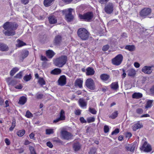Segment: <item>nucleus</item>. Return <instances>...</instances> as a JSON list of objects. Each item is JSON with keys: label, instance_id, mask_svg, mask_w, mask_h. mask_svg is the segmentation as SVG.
Instances as JSON below:
<instances>
[{"label": "nucleus", "instance_id": "13", "mask_svg": "<svg viewBox=\"0 0 154 154\" xmlns=\"http://www.w3.org/2000/svg\"><path fill=\"white\" fill-rule=\"evenodd\" d=\"M154 69V66H145L143 67L141 70L145 74H150L152 72V68Z\"/></svg>", "mask_w": 154, "mask_h": 154}, {"label": "nucleus", "instance_id": "47", "mask_svg": "<svg viewBox=\"0 0 154 154\" xmlns=\"http://www.w3.org/2000/svg\"><path fill=\"white\" fill-rule=\"evenodd\" d=\"M117 22V20L116 19L113 20L109 21L108 23V24L110 25L111 26L113 24H115Z\"/></svg>", "mask_w": 154, "mask_h": 154}, {"label": "nucleus", "instance_id": "60", "mask_svg": "<svg viewBox=\"0 0 154 154\" xmlns=\"http://www.w3.org/2000/svg\"><path fill=\"white\" fill-rule=\"evenodd\" d=\"M150 92L151 94H154V85L150 89Z\"/></svg>", "mask_w": 154, "mask_h": 154}, {"label": "nucleus", "instance_id": "32", "mask_svg": "<svg viewBox=\"0 0 154 154\" xmlns=\"http://www.w3.org/2000/svg\"><path fill=\"white\" fill-rule=\"evenodd\" d=\"M17 43L16 45V46L17 47H20L26 45L25 43L23 42V41L20 40V39H17Z\"/></svg>", "mask_w": 154, "mask_h": 154}, {"label": "nucleus", "instance_id": "2", "mask_svg": "<svg viewBox=\"0 0 154 154\" xmlns=\"http://www.w3.org/2000/svg\"><path fill=\"white\" fill-rule=\"evenodd\" d=\"M67 61V57L66 55H62L55 59L54 60V65L59 67H62Z\"/></svg>", "mask_w": 154, "mask_h": 154}, {"label": "nucleus", "instance_id": "36", "mask_svg": "<svg viewBox=\"0 0 154 154\" xmlns=\"http://www.w3.org/2000/svg\"><path fill=\"white\" fill-rule=\"evenodd\" d=\"M38 82L39 84L42 86L45 84V82L43 78L40 77L39 78Z\"/></svg>", "mask_w": 154, "mask_h": 154}, {"label": "nucleus", "instance_id": "38", "mask_svg": "<svg viewBox=\"0 0 154 154\" xmlns=\"http://www.w3.org/2000/svg\"><path fill=\"white\" fill-rule=\"evenodd\" d=\"M118 111L115 110L111 115L109 116V118L112 119H115L118 116Z\"/></svg>", "mask_w": 154, "mask_h": 154}, {"label": "nucleus", "instance_id": "39", "mask_svg": "<svg viewBox=\"0 0 154 154\" xmlns=\"http://www.w3.org/2000/svg\"><path fill=\"white\" fill-rule=\"evenodd\" d=\"M25 131L24 130H19L17 132V134L19 137L23 136L25 134Z\"/></svg>", "mask_w": 154, "mask_h": 154}, {"label": "nucleus", "instance_id": "4", "mask_svg": "<svg viewBox=\"0 0 154 154\" xmlns=\"http://www.w3.org/2000/svg\"><path fill=\"white\" fill-rule=\"evenodd\" d=\"M78 36L82 40H86L89 36V33L88 31L84 28L79 29L77 32Z\"/></svg>", "mask_w": 154, "mask_h": 154}, {"label": "nucleus", "instance_id": "1", "mask_svg": "<svg viewBox=\"0 0 154 154\" xmlns=\"http://www.w3.org/2000/svg\"><path fill=\"white\" fill-rule=\"evenodd\" d=\"M18 26V24L15 23L7 22L3 26L4 29L6 30L5 32L3 31V33L6 35L13 36L15 34L14 30L17 29Z\"/></svg>", "mask_w": 154, "mask_h": 154}, {"label": "nucleus", "instance_id": "17", "mask_svg": "<svg viewBox=\"0 0 154 154\" xmlns=\"http://www.w3.org/2000/svg\"><path fill=\"white\" fill-rule=\"evenodd\" d=\"M128 76L131 77H134L136 74V71L133 69H130L127 71Z\"/></svg>", "mask_w": 154, "mask_h": 154}, {"label": "nucleus", "instance_id": "15", "mask_svg": "<svg viewBox=\"0 0 154 154\" xmlns=\"http://www.w3.org/2000/svg\"><path fill=\"white\" fill-rule=\"evenodd\" d=\"M48 20L50 24H55L57 22V20L56 17L54 15L49 16L48 17Z\"/></svg>", "mask_w": 154, "mask_h": 154}, {"label": "nucleus", "instance_id": "18", "mask_svg": "<svg viewBox=\"0 0 154 154\" xmlns=\"http://www.w3.org/2000/svg\"><path fill=\"white\" fill-rule=\"evenodd\" d=\"M9 50V48L6 44L0 43V51H6Z\"/></svg>", "mask_w": 154, "mask_h": 154}, {"label": "nucleus", "instance_id": "27", "mask_svg": "<svg viewBox=\"0 0 154 154\" xmlns=\"http://www.w3.org/2000/svg\"><path fill=\"white\" fill-rule=\"evenodd\" d=\"M143 126V125L142 124L138 122L133 125V129L134 131H136L137 129L142 127Z\"/></svg>", "mask_w": 154, "mask_h": 154}, {"label": "nucleus", "instance_id": "7", "mask_svg": "<svg viewBox=\"0 0 154 154\" xmlns=\"http://www.w3.org/2000/svg\"><path fill=\"white\" fill-rule=\"evenodd\" d=\"M114 5L112 2H109L105 5L104 10L107 14L112 13L114 10Z\"/></svg>", "mask_w": 154, "mask_h": 154}, {"label": "nucleus", "instance_id": "24", "mask_svg": "<svg viewBox=\"0 0 154 154\" xmlns=\"http://www.w3.org/2000/svg\"><path fill=\"white\" fill-rule=\"evenodd\" d=\"M29 51L27 50H23L21 53V57L23 59L26 58L29 55Z\"/></svg>", "mask_w": 154, "mask_h": 154}, {"label": "nucleus", "instance_id": "57", "mask_svg": "<svg viewBox=\"0 0 154 154\" xmlns=\"http://www.w3.org/2000/svg\"><path fill=\"white\" fill-rule=\"evenodd\" d=\"M29 149L31 154L35 152V149L33 146H30Z\"/></svg>", "mask_w": 154, "mask_h": 154}, {"label": "nucleus", "instance_id": "44", "mask_svg": "<svg viewBox=\"0 0 154 154\" xmlns=\"http://www.w3.org/2000/svg\"><path fill=\"white\" fill-rule=\"evenodd\" d=\"M46 134H50L54 133V130L52 129H46Z\"/></svg>", "mask_w": 154, "mask_h": 154}, {"label": "nucleus", "instance_id": "12", "mask_svg": "<svg viewBox=\"0 0 154 154\" xmlns=\"http://www.w3.org/2000/svg\"><path fill=\"white\" fill-rule=\"evenodd\" d=\"M60 117L54 119L53 121L54 123H57L60 121H63L65 119L66 117L64 111L62 109L60 113Z\"/></svg>", "mask_w": 154, "mask_h": 154}, {"label": "nucleus", "instance_id": "21", "mask_svg": "<svg viewBox=\"0 0 154 154\" xmlns=\"http://www.w3.org/2000/svg\"><path fill=\"white\" fill-rule=\"evenodd\" d=\"M46 56L49 58H51L55 55V53L52 50H48L46 51Z\"/></svg>", "mask_w": 154, "mask_h": 154}, {"label": "nucleus", "instance_id": "5", "mask_svg": "<svg viewBox=\"0 0 154 154\" xmlns=\"http://www.w3.org/2000/svg\"><path fill=\"white\" fill-rule=\"evenodd\" d=\"M72 9L70 8L68 9V10H63L60 11L63 15L66 14V20L68 22L72 21L74 18V17L72 15Z\"/></svg>", "mask_w": 154, "mask_h": 154}, {"label": "nucleus", "instance_id": "59", "mask_svg": "<svg viewBox=\"0 0 154 154\" xmlns=\"http://www.w3.org/2000/svg\"><path fill=\"white\" fill-rule=\"evenodd\" d=\"M80 122L82 123H86L87 122L85 120V119L83 117H81L79 119Z\"/></svg>", "mask_w": 154, "mask_h": 154}, {"label": "nucleus", "instance_id": "40", "mask_svg": "<svg viewBox=\"0 0 154 154\" xmlns=\"http://www.w3.org/2000/svg\"><path fill=\"white\" fill-rule=\"evenodd\" d=\"M32 78V76L30 74L29 75H26L25 76L23 77L24 80L26 82H27L29 81Z\"/></svg>", "mask_w": 154, "mask_h": 154}, {"label": "nucleus", "instance_id": "29", "mask_svg": "<svg viewBox=\"0 0 154 154\" xmlns=\"http://www.w3.org/2000/svg\"><path fill=\"white\" fill-rule=\"evenodd\" d=\"M61 72V70L59 68H55L52 70L51 73L52 74L57 75L60 74Z\"/></svg>", "mask_w": 154, "mask_h": 154}, {"label": "nucleus", "instance_id": "58", "mask_svg": "<svg viewBox=\"0 0 154 154\" xmlns=\"http://www.w3.org/2000/svg\"><path fill=\"white\" fill-rule=\"evenodd\" d=\"M41 60L42 61H47L48 60V59L45 56L42 55H41Z\"/></svg>", "mask_w": 154, "mask_h": 154}, {"label": "nucleus", "instance_id": "52", "mask_svg": "<svg viewBox=\"0 0 154 154\" xmlns=\"http://www.w3.org/2000/svg\"><path fill=\"white\" fill-rule=\"evenodd\" d=\"M109 128L108 126L105 125L104 127V131L105 133H107L109 132Z\"/></svg>", "mask_w": 154, "mask_h": 154}, {"label": "nucleus", "instance_id": "46", "mask_svg": "<svg viewBox=\"0 0 154 154\" xmlns=\"http://www.w3.org/2000/svg\"><path fill=\"white\" fill-rule=\"evenodd\" d=\"M89 112L93 114H95L97 113V111L94 108L89 107Z\"/></svg>", "mask_w": 154, "mask_h": 154}, {"label": "nucleus", "instance_id": "31", "mask_svg": "<svg viewBox=\"0 0 154 154\" xmlns=\"http://www.w3.org/2000/svg\"><path fill=\"white\" fill-rule=\"evenodd\" d=\"M61 40V37L60 35H57L56 36L54 39V43L56 45L59 44Z\"/></svg>", "mask_w": 154, "mask_h": 154}, {"label": "nucleus", "instance_id": "10", "mask_svg": "<svg viewBox=\"0 0 154 154\" xmlns=\"http://www.w3.org/2000/svg\"><path fill=\"white\" fill-rule=\"evenodd\" d=\"M152 12V9L149 8H145L142 9L140 12V15L142 17H145L149 15Z\"/></svg>", "mask_w": 154, "mask_h": 154}, {"label": "nucleus", "instance_id": "62", "mask_svg": "<svg viewBox=\"0 0 154 154\" xmlns=\"http://www.w3.org/2000/svg\"><path fill=\"white\" fill-rule=\"evenodd\" d=\"M5 141L6 144L7 145H9L10 144V142L8 139L7 138H6L5 139Z\"/></svg>", "mask_w": 154, "mask_h": 154}, {"label": "nucleus", "instance_id": "48", "mask_svg": "<svg viewBox=\"0 0 154 154\" xmlns=\"http://www.w3.org/2000/svg\"><path fill=\"white\" fill-rule=\"evenodd\" d=\"M96 152V149L95 148H92L90 149L89 154H95Z\"/></svg>", "mask_w": 154, "mask_h": 154}, {"label": "nucleus", "instance_id": "41", "mask_svg": "<svg viewBox=\"0 0 154 154\" xmlns=\"http://www.w3.org/2000/svg\"><path fill=\"white\" fill-rule=\"evenodd\" d=\"M16 122L15 120H13L12 121V125L11 127L9 128V130L10 131H12L14 129V128L16 125Z\"/></svg>", "mask_w": 154, "mask_h": 154}, {"label": "nucleus", "instance_id": "35", "mask_svg": "<svg viewBox=\"0 0 154 154\" xmlns=\"http://www.w3.org/2000/svg\"><path fill=\"white\" fill-rule=\"evenodd\" d=\"M19 69L17 67L14 68L10 71V74L11 76H13L18 70Z\"/></svg>", "mask_w": 154, "mask_h": 154}, {"label": "nucleus", "instance_id": "34", "mask_svg": "<svg viewBox=\"0 0 154 154\" xmlns=\"http://www.w3.org/2000/svg\"><path fill=\"white\" fill-rule=\"evenodd\" d=\"M153 102V100H149L146 102L145 108H150L152 106V103Z\"/></svg>", "mask_w": 154, "mask_h": 154}, {"label": "nucleus", "instance_id": "64", "mask_svg": "<svg viewBox=\"0 0 154 154\" xmlns=\"http://www.w3.org/2000/svg\"><path fill=\"white\" fill-rule=\"evenodd\" d=\"M34 135V134L33 133H32L29 135V137L30 139L35 140Z\"/></svg>", "mask_w": 154, "mask_h": 154}, {"label": "nucleus", "instance_id": "3", "mask_svg": "<svg viewBox=\"0 0 154 154\" xmlns=\"http://www.w3.org/2000/svg\"><path fill=\"white\" fill-rule=\"evenodd\" d=\"M93 16V14L91 11H88L83 14H79V18L80 20L88 22L92 20Z\"/></svg>", "mask_w": 154, "mask_h": 154}, {"label": "nucleus", "instance_id": "45", "mask_svg": "<svg viewBox=\"0 0 154 154\" xmlns=\"http://www.w3.org/2000/svg\"><path fill=\"white\" fill-rule=\"evenodd\" d=\"M36 98L38 99H42L44 96L43 94L37 93L35 95Z\"/></svg>", "mask_w": 154, "mask_h": 154}, {"label": "nucleus", "instance_id": "42", "mask_svg": "<svg viewBox=\"0 0 154 154\" xmlns=\"http://www.w3.org/2000/svg\"><path fill=\"white\" fill-rule=\"evenodd\" d=\"M53 141L59 145L62 144L63 142L58 138H55L53 140Z\"/></svg>", "mask_w": 154, "mask_h": 154}, {"label": "nucleus", "instance_id": "23", "mask_svg": "<svg viewBox=\"0 0 154 154\" xmlns=\"http://www.w3.org/2000/svg\"><path fill=\"white\" fill-rule=\"evenodd\" d=\"M125 148L126 149V151H130L133 152L134 151L135 146L134 145H129L128 146H126Z\"/></svg>", "mask_w": 154, "mask_h": 154}, {"label": "nucleus", "instance_id": "14", "mask_svg": "<svg viewBox=\"0 0 154 154\" xmlns=\"http://www.w3.org/2000/svg\"><path fill=\"white\" fill-rule=\"evenodd\" d=\"M58 82L59 85L61 86L65 85L66 83V77L64 75L61 76L58 80Z\"/></svg>", "mask_w": 154, "mask_h": 154}, {"label": "nucleus", "instance_id": "55", "mask_svg": "<svg viewBox=\"0 0 154 154\" xmlns=\"http://www.w3.org/2000/svg\"><path fill=\"white\" fill-rule=\"evenodd\" d=\"M109 0H98L99 3L101 4H104L109 1Z\"/></svg>", "mask_w": 154, "mask_h": 154}, {"label": "nucleus", "instance_id": "33", "mask_svg": "<svg viewBox=\"0 0 154 154\" xmlns=\"http://www.w3.org/2000/svg\"><path fill=\"white\" fill-rule=\"evenodd\" d=\"M111 88L114 90H116L119 88V85L118 82H114L112 83L110 85Z\"/></svg>", "mask_w": 154, "mask_h": 154}, {"label": "nucleus", "instance_id": "56", "mask_svg": "<svg viewBox=\"0 0 154 154\" xmlns=\"http://www.w3.org/2000/svg\"><path fill=\"white\" fill-rule=\"evenodd\" d=\"M29 149L31 154L35 152V149L33 146H30Z\"/></svg>", "mask_w": 154, "mask_h": 154}, {"label": "nucleus", "instance_id": "11", "mask_svg": "<svg viewBox=\"0 0 154 154\" xmlns=\"http://www.w3.org/2000/svg\"><path fill=\"white\" fill-rule=\"evenodd\" d=\"M140 149L146 152H149L152 150V148L150 144H148L147 142L145 141L141 147Z\"/></svg>", "mask_w": 154, "mask_h": 154}, {"label": "nucleus", "instance_id": "8", "mask_svg": "<svg viewBox=\"0 0 154 154\" xmlns=\"http://www.w3.org/2000/svg\"><path fill=\"white\" fill-rule=\"evenodd\" d=\"M85 85L87 87L91 90L95 89V85L94 80L91 78L88 79L85 82Z\"/></svg>", "mask_w": 154, "mask_h": 154}, {"label": "nucleus", "instance_id": "16", "mask_svg": "<svg viewBox=\"0 0 154 154\" xmlns=\"http://www.w3.org/2000/svg\"><path fill=\"white\" fill-rule=\"evenodd\" d=\"M72 147L75 151H77L80 149L81 145L79 142H76L73 143Z\"/></svg>", "mask_w": 154, "mask_h": 154}, {"label": "nucleus", "instance_id": "51", "mask_svg": "<svg viewBox=\"0 0 154 154\" xmlns=\"http://www.w3.org/2000/svg\"><path fill=\"white\" fill-rule=\"evenodd\" d=\"M109 46L108 45H106L104 46L102 48V50L103 51L105 52L107 51L109 49Z\"/></svg>", "mask_w": 154, "mask_h": 154}, {"label": "nucleus", "instance_id": "30", "mask_svg": "<svg viewBox=\"0 0 154 154\" xmlns=\"http://www.w3.org/2000/svg\"><path fill=\"white\" fill-rule=\"evenodd\" d=\"M142 97V94L140 93H134L132 96L133 98L139 99Z\"/></svg>", "mask_w": 154, "mask_h": 154}, {"label": "nucleus", "instance_id": "37", "mask_svg": "<svg viewBox=\"0 0 154 154\" xmlns=\"http://www.w3.org/2000/svg\"><path fill=\"white\" fill-rule=\"evenodd\" d=\"M135 48V46L134 45H127L125 47V49L130 51H133Z\"/></svg>", "mask_w": 154, "mask_h": 154}, {"label": "nucleus", "instance_id": "19", "mask_svg": "<svg viewBox=\"0 0 154 154\" xmlns=\"http://www.w3.org/2000/svg\"><path fill=\"white\" fill-rule=\"evenodd\" d=\"M86 74L87 75H92L95 73L94 69L90 67H88L86 69Z\"/></svg>", "mask_w": 154, "mask_h": 154}, {"label": "nucleus", "instance_id": "43", "mask_svg": "<svg viewBox=\"0 0 154 154\" xmlns=\"http://www.w3.org/2000/svg\"><path fill=\"white\" fill-rule=\"evenodd\" d=\"M25 116L28 118H31L33 117L32 114L29 110L26 111Z\"/></svg>", "mask_w": 154, "mask_h": 154}, {"label": "nucleus", "instance_id": "25", "mask_svg": "<svg viewBox=\"0 0 154 154\" xmlns=\"http://www.w3.org/2000/svg\"><path fill=\"white\" fill-rule=\"evenodd\" d=\"M83 80L80 79H77L75 81V86H77L80 88L82 87Z\"/></svg>", "mask_w": 154, "mask_h": 154}, {"label": "nucleus", "instance_id": "49", "mask_svg": "<svg viewBox=\"0 0 154 154\" xmlns=\"http://www.w3.org/2000/svg\"><path fill=\"white\" fill-rule=\"evenodd\" d=\"M87 122L90 123L94 122L95 121V118L94 117H90L87 119Z\"/></svg>", "mask_w": 154, "mask_h": 154}, {"label": "nucleus", "instance_id": "22", "mask_svg": "<svg viewBox=\"0 0 154 154\" xmlns=\"http://www.w3.org/2000/svg\"><path fill=\"white\" fill-rule=\"evenodd\" d=\"M27 100V98L24 96H22L20 98L18 103L20 105H23L26 102Z\"/></svg>", "mask_w": 154, "mask_h": 154}, {"label": "nucleus", "instance_id": "61", "mask_svg": "<svg viewBox=\"0 0 154 154\" xmlns=\"http://www.w3.org/2000/svg\"><path fill=\"white\" fill-rule=\"evenodd\" d=\"M47 146H48L50 148H52L53 147V145L52 144V143H51V142L49 141L47 143H46Z\"/></svg>", "mask_w": 154, "mask_h": 154}, {"label": "nucleus", "instance_id": "26", "mask_svg": "<svg viewBox=\"0 0 154 154\" xmlns=\"http://www.w3.org/2000/svg\"><path fill=\"white\" fill-rule=\"evenodd\" d=\"M109 77V75L106 74H103L100 75V78L103 81H107Z\"/></svg>", "mask_w": 154, "mask_h": 154}, {"label": "nucleus", "instance_id": "50", "mask_svg": "<svg viewBox=\"0 0 154 154\" xmlns=\"http://www.w3.org/2000/svg\"><path fill=\"white\" fill-rule=\"evenodd\" d=\"M22 76V72H20L19 73L16 75L14 77V78L20 79L21 78Z\"/></svg>", "mask_w": 154, "mask_h": 154}, {"label": "nucleus", "instance_id": "20", "mask_svg": "<svg viewBox=\"0 0 154 154\" xmlns=\"http://www.w3.org/2000/svg\"><path fill=\"white\" fill-rule=\"evenodd\" d=\"M79 105L81 107H86L87 105V102L83 98H80L79 100Z\"/></svg>", "mask_w": 154, "mask_h": 154}, {"label": "nucleus", "instance_id": "63", "mask_svg": "<svg viewBox=\"0 0 154 154\" xmlns=\"http://www.w3.org/2000/svg\"><path fill=\"white\" fill-rule=\"evenodd\" d=\"M132 134L130 132H128L126 134V137L127 138H130L132 136Z\"/></svg>", "mask_w": 154, "mask_h": 154}, {"label": "nucleus", "instance_id": "28", "mask_svg": "<svg viewBox=\"0 0 154 154\" xmlns=\"http://www.w3.org/2000/svg\"><path fill=\"white\" fill-rule=\"evenodd\" d=\"M55 0H44V4L45 6L47 7L50 6Z\"/></svg>", "mask_w": 154, "mask_h": 154}, {"label": "nucleus", "instance_id": "53", "mask_svg": "<svg viewBox=\"0 0 154 154\" xmlns=\"http://www.w3.org/2000/svg\"><path fill=\"white\" fill-rule=\"evenodd\" d=\"M119 132V129L118 128H116L115 129L114 131H113L111 135H116L117 134H118Z\"/></svg>", "mask_w": 154, "mask_h": 154}, {"label": "nucleus", "instance_id": "54", "mask_svg": "<svg viewBox=\"0 0 154 154\" xmlns=\"http://www.w3.org/2000/svg\"><path fill=\"white\" fill-rule=\"evenodd\" d=\"M136 112L139 114H142L143 112V110L141 108H138L136 110Z\"/></svg>", "mask_w": 154, "mask_h": 154}, {"label": "nucleus", "instance_id": "9", "mask_svg": "<svg viewBox=\"0 0 154 154\" xmlns=\"http://www.w3.org/2000/svg\"><path fill=\"white\" fill-rule=\"evenodd\" d=\"M63 138L66 140L72 139L73 135L70 132L66 131H62L61 132Z\"/></svg>", "mask_w": 154, "mask_h": 154}, {"label": "nucleus", "instance_id": "6", "mask_svg": "<svg viewBox=\"0 0 154 154\" xmlns=\"http://www.w3.org/2000/svg\"><path fill=\"white\" fill-rule=\"evenodd\" d=\"M123 60V56L122 54H119L112 60V64L115 66H118L122 63Z\"/></svg>", "mask_w": 154, "mask_h": 154}]
</instances>
